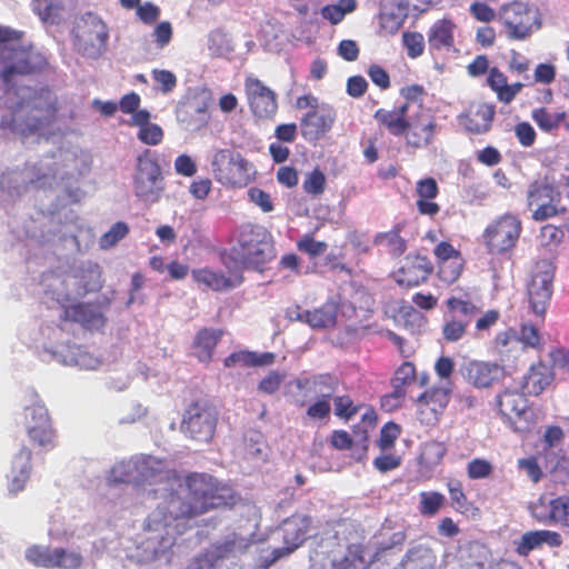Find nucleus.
<instances>
[{"mask_svg":"<svg viewBox=\"0 0 569 569\" xmlns=\"http://www.w3.org/2000/svg\"><path fill=\"white\" fill-rule=\"evenodd\" d=\"M186 495L171 490L147 517L148 530H161L179 519H193L211 510L229 508L237 495L231 486L206 472H190L183 480Z\"/></svg>","mask_w":569,"mask_h":569,"instance_id":"1","label":"nucleus"},{"mask_svg":"<svg viewBox=\"0 0 569 569\" xmlns=\"http://www.w3.org/2000/svg\"><path fill=\"white\" fill-rule=\"evenodd\" d=\"M23 32L0 26V80L6 87L16 84L20 77L41 72L48 66L38 51L20 46Z\"/></svg>","mask_w":569,"mask_h":569,"instance_id":"2","label":"nucleus"},{"mask_svg":"<svg viewBox=\"0 0 569 569\" xmlns=\"http://www.w3.org/2000/svg\"><path fill=\"white\" fill-rule=\"evenodd\" d=\"M27 109L26 117L18 121L14 114L2 116L0 129L18 133L22 138L40 134L49 129L59 118V99L48 88L34 91L18 104Z\"/></svg>","mask_w":569,"mask_h":569,"instance_id":"3","label":"nucleus"},{"mask_svg":"<svg viewBox=\"0 0 569 569\" xmlns=\"http://www.w3.org/2000/svg\"><path fill=\"white\" fill-rule=\"evenodd\" d=\"M233 253L244 268L262 271L274 257L272 236L260 224L244 223L238 229Z\"/></svg>","mask_w":569,"mask_h":569,"instance_id":"4","label":"nucleus"},{"mask_svg":"<svg viewBox=\"0 0 569 569\" xmlns=\"http://www.w3.org/2000/svg\"><path fill=\"white\" fill-rule=\"evenodd\" d=\"M219 421V410L212 400L202 397L188 403L182 412L180 432L184 438L209 443L216 435Z\"/></svg>","mask_w":569,"mask_h":569,"instance_id":"5","label":"nucleus"},{"mask_svg":"<svg viewBox=\"0 0 569 569\" xmlns=\"http://www.w3.org/2000/svg\"><path fill=\"white\" fill-rule=\"evenodd\" d=\"M493 408L501 420L517 432H528L535 423V413L526 395L516 389H505L493 399Z\"/></svg>","mask_w":569,"mask_h":569,"instance_id":"6","label":"nucleus"},{"mask_svg":"<svg viewBox=\"0 0 569 569\" xmlns=\"http://www.w3.org/2000/svg\"><path fill=\"white\" fill-rule=\"evenodd\" d=\"M211 168L214 179L226 187L243 188L252 180L250 162L240 153L228 149L214 152Z\"/></svg>","mask_w":569,"mask_h":569,"instance_id":"7","label":"nucleus"},{"mask_svg":"<svg viewBox=\"0 0 569 569\" xmlns=\"http://www.w3.org/2000/svg\"><path fill=\"white\" fill-rule=\"evenodd\" d=\"M163 178L160 164L149 149L137 157L133 176L134 194L142 201L154 203L163 191Z\"/></svg>","mask_w":569,"mask_h":569,"instance_id":"8","label":"nucleus"},{"mask_svg":"<svg viewBox=\"0 0 569 569\" xmlns=\"http://www.w3.org/2000/svg\"><path fill=\"white\" fill-rule=\"evenodd\" d=\"M311 527L312 517L308 515L293 513L284 519L280 526L283 546L274 548L270 556L263 557L260 567L268 569L278 560L293 553L305 543Z\"/></svg>","mask_w":569,"mask_h":569,"instance_id":"9","label":"nucleus"},{"mask_svg":"<svg viewBox=\"0 0 569 569\" xmlns=\"http://www.w3.org/2000/svg\"><path fill=\"white\" fill-rule=\"evenodd\" d=\"M108 27L103 20L89 12L76 28L73 43L78 52L89 58H98L107 47Z\"/></svg>","mask_w":569,"mask_h":569,"instance_id":"10","label":"nucleus"},{"mask_svg":"<svg viewBox=\"0 0 569 569\" xmlns=\"http://www.w3.org/2000/svg\"><path fill=\"white\" fill-rule=\"evenodd\" d=\"M521 232V220L513 214L506 213L485 229L482 238L489 253L501 254L516 247Z\"/></svg>","mask_w":569,"mask_h":569,"instance_id":"11","label":"nucleus"},{"mask_svg":"<svg viewBox=\"0 0 569 569\" xmlns=\"http://www.w3.org/2000/svg\"><path fill=\"white\" fill-rule=\"evenodd\" d=\"M449 316L445 319L441 335L446 342L461 340L472 319L480 313V308L472 301L451 296L446 301Z\"/></svg>","mask_w":569,"mask_h":569,"instance_id":"12","label":"nucleus"},{"mask_svg":"<svg viewBox=\"0 0 569 569\" xmlns=\"http://www.w3.org/2000/svg\"><path fill=\"white\" fill-rule=\"evenodd\" d=\"M555 267L543 260L536 263L527 292L535 315L543 318L553 292Z\"/></svg>","mask_w":569,"mask_h":569,"instance_id":"13","label":"nucleus"},{"mask_svg":"<svg viewBox=\"0 0 569 569\" xmlns=\"http://www.w3.org/2000/svg\"><path fill=\"white\" fill-rule=\"evenodd\" d=\"M438 131L436 117L428 108H419L410 112L406 132L402 134L407 146L413 149H422L435 141Z\"/></svg>","mask_w":569,"mask_h":569,"instance_id":"14","label":"nucleus"},{"mask_svg":"<svg viewBox=\"0 0 569 569\" xmlns=\"http://www.w3.org/2000/svg\"><path fill=\"white\" fill-rule=\"evenodd\" d=\"M24 419L27 436L33 445L42 448L54 447L56 430L43 403L34 402L26 407Z\"/></svg>","mask_w":569,"mask_h":569,"instance_id":"15","label":"nucleus"},{"mask_svg":"<svg viewBox=\"0 0 569 569\" xmlns=\"http://www.w3.org/2000/svg\"><path fill=\"white\" fill-rule=\"evenodd\" d=\"M244 92L251 112L260 119H271L278 110L277 94L260 79L248 76Z\"/></svg>","mask_w":569,"mask_h":569,"instance_id":"16","label":"nucleus"},{"mask_svg":"<svg viewBox=\"0 0 569 569\" xmlns=\"http://www.w3.org/2000/svg\"><path fill=\"white\" fill-rule=\"evenodd\" d=\"M451 398V390L433 386L422 392L416 400L417 416L426 426H435L443 415Z\"/></svg>","mask_w":569,"mask_h":569,"instance_id":"17","label":"nucleus"},{"mask_svg":"<svg viewBox=\"0 0 569 569\" xmlns=\"http://www.w3.org/2000/svg\"><path fill=\"white\" fill-rule=\"evenodd\" d=\"M496 117V106L485 101H471L458 114L457 121L465 132L469 134H486L491 128Z\"/></svg>","mask_w":569,"mask_h":569,"instance_id":"18","label":"nucleus"},{"mask_svg":"<svg viewBox=\"0 0 569 569\" xmlns=\"http://www.w3.org/2000/svg\"><path fill=\"white\" fill-rule=\"evenodd\" d=\"M432 272L433 266L427 257L410 254L392 272V278L398 286L411 289L427 282Z\"/></svg>","mask_w":569,"mask_h":569,"instance_id":"19","label":"nucleus"},{"mask_svg":"<svg viewBox=\"0 0 569 569\" xmlns=\"http://www.w3.org/2000/svg\"><path fill=\"white\" fill-rule=\"evenodd\" d=\"M501 19L509 39L522 40L531 33L533 16L529 6L513 1L501 7Z\"/></svg>","mask_w":569,"mask_h":569,"instance_id":"20","label":"nucleus"},{"mask_svg":"<svg viewBox=\"0 0 569 569\" xmlns=\"http://www.w3.org/2000/svg\"><path fill=\"white\" fill-rule=\"evenodd\" d=\"M210 100L208 94L188 98L177 108L178 121L192 131L206 128L210 120Z\"/></svg>","mask_w":569,"mask_h":569,"instance_id":"21","label":"nucleus"},{"mask_svg":"<svg viewBox=\"0 0 569 569\" xmlns=\"http://www.w3.org/2000/svg\"><path fill=\"white\" fill-rule=\"evenodd\" d=\"M136 486L157 482H180V476L174 470H167L162 459L152 456L136 458Z\"/></svg>","mask_w":569,"mask_h":569,"instance_id":"22","label":"nucleus"},{"mask_svg":"<svg viewBox=\"0 0 569 569\" xmlns=\"http://www.w3.org/2000/svg\"><path fill=\"white\" fill-rule=\"evenodd\" d=\"M461 376L478 389L490 388L505 377V368L498 363L471 360L460 368Z\"/></svg>","mask_w":569,"mask_h":569,"instance_id":"23","label":"nucleus"},{"mask_svg":"<svg viewBox=\"0 0 569 569\" xmlns=\"http://www.w3.org/2000/svg\"><path fill=\"white\" fill-rule=\"evenodd\" d=\"M336 111L328 104L310 109L300 121L301 133L306 139H320L336 121Z\"/></svg>","mask_w":569,"mask_h":569,"instance_id":"24","label":"nucleus"},{"mask_svg":"<svg viewBox=\"0 0 569 569\" xmlns=\"http://www.w3.org/2000/svg\"><path fill=\"white\" fill-rule=\"evenodd\" d=\"M337 312V305L333 301H327L313 310H305L300 306H295L288 311V315L290 319L306 322L313 329H325L336 325Z\"/></svg>","mask_w":569,"mask_h":569,"instance_id":"25","label":"nucleus"},{"mask_svg":"<svg viewBox=\"0 0 569 569\" xmlns=\"http://www.w3.org/2000/svg\"><path fill=\"white\" fill-rule=\"evenodd\" d=\"M191 277L197 284L212 291L230 290L240 286L243 281L241 273L227 276L221 270H212L208 267L193 269Z\"/></svg>","mask_w":569,"mask_h":569,"instance_id":"26","label":"nucleus"},{"mask_svg":"<svg viewBox=\"0 0 569 569\" xmlns=\"http://www.w3.org/2000/svg\"><path fill=\"white\" fill-rule=\"evenodd\" d=\"M553 372L543 362L532 363L521 380V390L526 396H540L552 382Z\"/></svg>","mask_w":569,"mask_h":569,"instance_id":"27","label":"nucleus"},{"mask_svg":"<svg viewBox=\"0 0 569 569\" xmlns=\"http://www.w3.org/2000/svg\"><path fill=\"white\" fill-rule=\"evenodd\" d=\"M31 459L32 452L24 446L14 456L8 483L10 492L18 493L24 489L32 469Z\"/></svg>","mask_w":569,"mask_h":569,"instance_id":"28","label":"nucleus"},{"mask_svg":"<svg viewBox=\"0 0 569 569\" xmlns=\"http://www.w3.org/2000/svg\"><path fill=\"white\" fill-rule=\"evenodd\" d=\"M395 560H389V565ZM437 563V555L430 546L416 545L410 547L405 553L398 567H391V569H406L410 566V569H435Z\"/></svg>","mask_w":569,"mask_h":569,"instance_id":"29","label":"nucleus"},{"mask_svg":"<svg viewBox=\"0 0 569 569\" xmlns=\"http://www.w3.org/2000/svg\"><path fill=\"white\" fill-rule=\"evenodd\" d=\"M63 319L81 323L86 328H100L104 326L103 315L91 303L78 302L64 307Z\"/></svg>","mask_w":569,"mask_h":569,"instance_id":"30","label":"nucleus"},{"mask_svg":"<svg viewBox=\"0 0 569 569\" xmlns=\"http://www.w3.org/2000/svg\"><path fill=\"white\" fill-rule=\"evenodd\" d=\"M409 114L410 112H407L406 106L395 107L391 110L380 108L376 110L373 119L390 134L395 137H402L406 132V123Z\"/></svg>","mask_w":569,"mask_h":569,"instance_id":"31","label":"nucleus"},{"mask_svg":"<svg viewBox=\"0 0 569 569\" xmlns=\"http://www.w3.org/2000/svg\"><path fill=\"white\" fill-rule=\"evenodd\" d=\"M222 336L223 331L220 329L201 328L197 332L192 343L194 356L201 362H210Z\"/></svg>","mask_w":569,"mask_h":569,"instance_id":"32","label":"nucleus"},{"mask_svg":"<svg viewBox=\"0 0 569 569\" xmlns=\"http://www.w3.org/2000/svg\"><path fill=\"white\" fill-rule=\"evenodd\" d=\"M456 28V23L449 18L436 21L428 32L430 49L439 51L451 48L455 43Z\"/></svg>","mask_w":569,"mask_h":569,"instance_id":"33","label":"nucleus"},{"mask_svg":"<svg viewBox=\"0 0 569 569\" xmlns=\"http://www.w3.org/2000/svg\"><path fill=\"white\" fill-rule=\"evenodd\" d=\"M295 383L298 389H312L320 396L319 399L330 400L339 387V379L330 373H319L310 378L297 379Z\"/></svg>","mask_w":569,"mask_h":569,"instance_id":"34","label":"nucleus"},{"mask_svg":"<svg viewBox=\"0 0 569 569\" xmlns=\"http://www.w3.org/2000/svg\"><path fill=\"white\" fill-rule=\"evenodd\" d=\"M560 193L547 178L533 180L527 191V203L533 208L547 201H559Z\"/></svg>","mask_w":569,"mask_h":569,"instance_id":"35","label":"nucleus"},{"mask_svg":"<svg viewBox=\"0 0 569 569\" xmlns=\"http://www.w3.org/2000/svg\"><path fill=\"white\" fill-rule=\"evenodd\" d=\"M73 278L77 279L79 295L96 292L102 288V271L97 263L79 268Z\"/></svg>","mask_w":569,"mask_h":569,"instance_id":"36","label":"nucleus"},{"mask_svg":"<svg viewBox=\"0 0 569 569\" xmlns=\"http://www.w3.org/2000/svg\"><path fill=\"white\" fill-rule=\"evenodd\" d=\"M403 224L397 223L391 230L376 234L373 242L386 248L387 252L398 258L407 250V241L401 237Z\"/></svg>","mask_w":569,"mask_h":569,"instance_id":"37","label":"nucleus"},{"mask_svg":"<svg viewBox=\"0 0 569 569\" xmlns=\"http://www.w3.org/2000/svg\"><path fill=\"white\" fill-rule=\"evenodd\" d=\"M541 522H553L569 528V496H559L549 501V512L538 518Z\"/></svg>","mask_w":569,"mask_h":569,"instance_id":"38","label":"nucleus"},{"mask_svg":"<svg viewBox=\"0 0 569 569\" xmlns=\"http://www.w3.org/2000/svg\"><path fill=\"white\" fill-rule=\"evenodd\" d=\"M405 14H402L399 8L393 6L383 7L379 13V26L380 30L385 34H395L402 27L405 21Z\"/></svg>","mask_w":569,"mask_h":569,"instance_id":"39","label":"nucleus"},{"mask_svg":"<svg viewBox=\"0 0 569 569\" xmlns=\"http://www.w3.org/2000/svg\"><path fill=\"white\" fill-rule=\"evenodd\" d=\"M57 548L33 545L26 550V559L36 567L56 568Z\"/></svg>","mask_w":569,"mask_h":569,"instance_id":"40","label":"nucleus"},{"mask_svg":"<svg viewBox=\"0 0 569 569\" xmlns=\"http://www.w3.org/2000/svg\"><path fill=\"white\" fill-rule=\"evenodd\" d=\"M357 9L356 0H338L337 3L326 4L321 8V16L331 24L340 23L346 14L353 12Z\"/></svg>","mask_w":569,"mask_h":569,"instance_id":"41","label":"nucleus"},{"mask_svg":"<svg viewBox=\"0 0 569 569\" xmlns=\"http://www.w3.org/2000/svg\"><path fill=\"white\" fill-rule=\"evenodd\" d=\"M136 458L116 463L108 477L110 483H134L136 485Z\"/></svg>","mask_w":569,"mask_h":569,"instance_id":"42","label":"nucleus"},{"mask_svg":"<svg viewBox=\"0 0 569 569\" xmlns=\"http://www.w3.org/2000/svg\"><path fill=\"white\" fill-rule=\"evenodd\" d=\"M531 117L533 121L537 123V126L546 132H550L561 124V122L566 118L565 112H549L547 108H538L533 109Z\"/></svg>","mask_w":569,"mask_h":569,"instance_id":"43","label":"nucleus"},{"mask_svg":"<svg viewBox=\"0 0 569 569\" xmlns=\"http://www.w3.org/2000/svg\"><path fill=\"white\" fill-rule=\"evenodd\" d=\"M419 511L422 516H435L445 505L446 498L438 491H422L419 495Z\"/></svg>","mask_w":569,"mask_h":569,"instance_id":"44","label":"nucleus"},{"mask_svg":"<svg viewBox=\"0 0 569 569\" xmlns=\"http://www.w3.org/2000/svg\"><path fill=\"white\" fill-rule=\"evenodd\" d=\"M417 380L416 367L412 362H403L395 372L391 380L393 389L400 390L407 395V388Z\"/></svg>","mask_w":569,"mask_h":569,"instance_id":"45","label":"nucleus"},{"mask_svg":"<svg viewBox=\"0 0 569 569\" xmlns=\"http://www.w3.org/2000/svg\"><path fill=\"white\" fill-rule=\"evenodd\" d=\"M399 93L405 100L401 106L407 107V112H412L411 109L419 110V108H425L423 97L427 92L423 86L417 83L406 86L399 90Z\"/></svg>","mask_w":569,"mask_h":569,"instance_id":"46","label":"nucleus"},{"mask_svg":"<svg viewBox=\"0 0 569 569\" xmlns=\"http://www.w3.org/2000/svg\"><path fill=\"white\" fill-rule=\"evenodd\" d=\"M447 487L451 507L458 512H468L472 508V502L468 500L462 483L459 480H450Z\"/></svg>","mask_w":569,"mask_h":569,"instance_id":"47","label":"nucleus"},{"mask_svg":"<svg viewBox=\"0 0 569 569\" xmlns=\"http://www.w3.org/2000/svg\"><path fill=\"white\" fill-rule=\"evenodd\" d=\"M333 405L335 415L346 422L352 419L360 409L365 407L362 403H355L349 395L336 397L333 399Z\"/></svg>","mask_w":569,"mask_h":569,"instance_id":"48","label":"nucleus"},{"mask_svg":"<svg viewBox=\"0 0 569 569\" xmlns=\"http://www.w3.org/2000/svg\"><path fill=\"white\" fill-rule=\"evenodd\" d=\"M247 547L244 539L236 533L228 536L223 541L213 546L214 559L228 558L234 553L236 550Z\"/></svg>","mask_w":569,"mask_h":569,"instance_id":"49","label":"nucleus"},{"mask_svg":"<svg viewBox=\"0 0 569 569\" xmlns=\"http://www.w3.org/2000/svg\"><path fill=\"white\" fill-rule=\"evenodd\" d=\"M463 262V258L437 262L439 278L447 283L455 282L461 274Z\"/></svg>","mask_w":569,"mask_h":569,"instance_id":"50","label":"nucleus"},{"mask_svg":"<svg viewBox=\"0 0 569 569\" xmlns=\"http://www.w3.org/2000/svg\"><path fill=\"white\" fill-rule=\"evenodd\" d=\"M54 562L56 568L79 569L83 563V557L78 551L67 550L64 548H57Z\"/></svg>","mask_w":569,"mask_h":569,"instance_id":"51","label":"nucleus"},{"mask_svg":"<svg viewBox=\"0 0 569 569\" xmlns=\"http://www.w3.org/2000/svg\"><path fill=\"white\" fill-rule=\"evenodd\" d=\"M129 233V227L126 222L119 221L111 226V228L104 232L99 240V244L102 249H109L116 246Z\"/></svg>","mask_w":569,"mask_h":569,"instance_id":"52","label":"nucleus"},{"mask_svg":"<svg viewBox=\"0 0 569 569\" xmlns=\"http://www.w3.org/2000/svg\"><path fill=\"white\" fill-rule=\"evenodd\" d=\"M401 433V428L396 422H387L380 429L379 439L377 441L378 447L382 450H390L395 447L396 440Z\"/></svg>","mask_w":569,"mask_h":569,"instance_id":"53","label":"nucleus"},{"mask_svg":"<svg viewBox=\"0 0 569 569\" xmlns=\"http://www.w3.org/2000/svg\"><path fill=\"white\" fill-rule=\"evenodd\" d=\"M326 176L325 173L316 168L303 180L302 188L306 193L311 196H320L326 189Z\"/></svg>","mask_w":569,"mask_h":569,"instance_id":"54","label":"nucleus"},{"mask_svg":"<svg viewBox=\"0 0 569 569\" xmlns=\"http://www.w3.org/2000/svg\"><path fill=\"white\" fill-rule=\"evenodd\" d=\"M402 43L411 59L420 57L425 51V39L420 32L406 31L402 33Z\"/></svg>","mask_w":569,"mask_h":569,"instance_id":"55","label":"nucleus"},{"mask_svg":"<svg viewBox=\"0 0 569 569\" xmlns=\"http://www.w3.org/2000/svg\"><path fill=\"white\" fill-rule=\"evenodd\" d=\"M492 471V463L482 458H475L467 465V476L471 480L489 478Z\"/></svg>","mask_w":569,"mask_h":569,"instance_id":"56","label":"nucleus"},{"mask_svg":"<svg viewBox=\"0 0 569 569\" xmlns=\"http://www.w3.org/2000/svg\"><path fill=\"white\" fill-rule=\"evenodd\" d=\"M297 248L299 251L316 258L327 251L328 243L316 240L312 234H305L297 241Z\"/></svg>","mask_w":569,"mask_h":569,"instance_id":"57","label":"nucleus"},{"mask_svg":"<svg viewBox=\"0 0 569 569\" xmlns=\"http://www.w3.org/2000/svg\"><path fill=\"white\" fill-rule=\"evenodd\" d=\"M519 341L527 348L541 349L543 343L539 330L531 323H522L519 331Z\"/></svg>","mask_w":569,"mask_h":569,"instance_id":"58","label":"nucleus"},{"mask_svg":"<svg viewBox=\"0 0 569 569\" xmlns=\"http://www.w3.org/2000/svg\"><path fill=\"white\" fill-rule=\"evenodd\" d=\"M487 83L490 87V89L496 92L497 99L501 102L505 94V89L508 86L507 76L497 67H493L489 69Z\"/></svg>","mask_w":569,"mask_h":569,"instance_id":"59","label":"nucleus"},{"mask_svg":"<svg viewBox=\"0 0 569 569\" xmlns=\"http://www.w3.org/2000/svg\"><path fill=\"white\" fill-rule=\"evenodd\" d=\"M541 547L539 536L536 530L525 532L517 542L516 552L519 556L527 557L532 550Z\"/></svg>","mask_w":569,"mask_h":569,"instance_id":"60","label":"nucleus"},{"mask_svg":"<svg viewBox=\"0 0 569 569\" xmlns=\"http://www.w3.org/2000/svg\"><path fill=\"white\" fill-rule=\"evenodd\" d=\"M172 37L173 30L169 21L159 22L152 31V38L158 49H163L168 46Z\"/></svg>","mask_w":569,"mask_h":569,"instance_id":"61","label":"nucleus"},{"mask_svg":"<svg viewBox=\"0 0 569 569\" xmlns=\"http://www.w3.org/2000/svg\"><path fill=\"white\" fill-rule=\"evenodd\" d=\"M515 136L525 148L533 146L537 139L533 127L527 121L519 122L515 126Z\"/></svg>","mask_w":569,"mask_h":569,"instance_id":"62","label":"nucleus"},{"mask_svg":"<svg viewBox=\"0 0 569 569\" xmlns=\"http://www.w3.org/2000/svg\"><path fill=\"white\" fill-rule=\"evenodd\" d=\"M138 138L146 144L157 146L163 139V131L160 126L150 123L139 129Z\"/></svg>","mask_w":569,"mask_h":569,"instance_id":"63","label":"nucleus"},{"mask_svg":"<svg viewBox=\"0 0 569 569\" xmlns=\"http://www.w3.org/2000/svg\"><path fill=\"white\" fill-rule=\"evenodd\" d=\"M518 467L521 471H523L527 477L533 482L537 483L542 478V470L538 463L536 457H528L518 460Z\"/></svg>","mask_w":569,"mask_h":569,"instance_id":"64","label":"nucleus"}]
</instances>
